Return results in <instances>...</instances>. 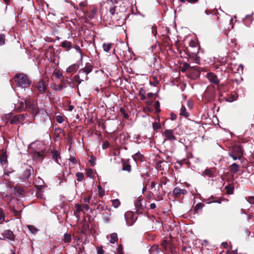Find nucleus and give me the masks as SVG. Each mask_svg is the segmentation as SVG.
I'll use <instances>...</instances> for the list:
<instances>
[{
  "label": "nucleus",
  "instance_id": "obj_1",
  "mask_svg": "<svg viewBox=\"0 0 254 254\" xmlns=\"http://www.w3.org/2000/svg\"><path fill=\"white\" fill-rule=\"evenodd\" d=\"M17 86L22 88H26L29 86L30 81L27 75L24 73H17L14 77Z\"/></svg>",
  "mask_w": 254,
  "mask_h": 254
},
{
  "label": "nucleus",
  "instance_id": "obj_23",
  "mask_svg": "<svg viewBox=\"0 0 254 254\" xmlns=\"http://www.w3.org/2000/svg\"><path fill=\"white\" fill-rule=\"evenodd\" d=\"M231 170L234 173H236L239 171V166L235 163H233L231 166Z\"/></svg>",
  "mask_w": 254,
  "mask_h": 254
},
{
  "label": "nucleus",
  "instance_id": "obj_64",
  "mask_svg": "<svg viewBox=\"0 0 254 254\" xmlns=\"http://www.w3.org/2000/svg\"><path fill=\"white\" fill-rule=\"evenodd\" d=\"M132 214L131 212H128V213H126L125 214V216L126 217H127V216H130Z\"/></svg>",
  "mask_w": 254,
  "mask_h": 254
},
{
  "label": "nucleus",
  "instance_id": "obj_32",
  "mask_svg": "<svg viewBox=\"0 0 254 254\" xmlns=\"http://www.w3.org/2000/svg\"><path fill=\"white\" fill-rule=\"evenodd\" d=\"M76 176L77 177V180L78 182H81L84 179V175L83 173L78 172L76 174Z\"/></svg>",
  "mask_w": 254,
  "mask_h": 254
},
{
  "label": "nucleus",
  "instance_id": "obj_9",
  "mask_svg": "<svg viewBox=\"0 0 254 254\" xmlns=\"http://www.w3.org/2000/svg\"><path fill=\"white\" fill-rule=\"evenodd\" d=\"M91 197V195H88L87 196L82 197V199L80 200L81 201H82V200H83L84 203L82 204V206L83 208H84L86 211L89 210L90 209L88 203L90 202Z\"/></svg>",
  "mask_w": 254,
  "mask_h": 254
},
{
  "label": "nucleus",
  "instance_id": "obj_36",
  "mask_svg": "<svg viewBox=\"0 0 254 254\" xmlns=\"http://www.w3.org/2000/svg\"><path fill=\"white\" fill-rule=\"evenodd\" d=\"M75 208H76V212H82L83 211V209H82V205H81V204H76L75 205Z\"/></svg>",
  "mask_w": 254,
  "mask_h": 254
},
{
  "label": "nucleus",
  "instance_id": "obj_30",
  "mask_svg": "<svg viewBox=\"0 0 254 254\" xmlns=\"http://www.w3.org/2000/svg\"><path fill=\"white\" fill-rule=\"evenodd\" d=\"M27 228L29 231L33 234L36 233L38 232V229L33 225H28Z\"/></svg>",
  "mask_w": 254,
  "mask_h": 254
},
{
  "label": "nucleus",
  "instance_id": "obj_35",
  "mask_svg": "<svg viewBox=\"0 0 254 254\" xmlns=\"http://www.w3.org/2000/svg\"><path fill=\"white\" fill-rule=\"evenodd\" d=\"M204 174L208 177H212L213 176V173L210 169H206L204 172Z\"/></svg>",
  "mask_w": 254,
  "mask_h": 254
},
{
  "label": "nucleus",
  "instance_id": "obj_62",
  "mask_svg": "<svg viewBox=\"0 0 254 254\" xmlns=\"http://www.w3.org/2000/svg\"><path fill=\"white\" fill-rule=\"evenodd\" d=\"M73 109V107L72 105H69L68 106V111H71Z\"/></svg>",
  "mask_w": 254,
  "mask_h": 254
},
{
  "label": "nucleus",
  "instance_id": "obj_44",
  "mask_svg": "<svg viewBox=\"0 0 254 254\" xmlns=\"http://www.w3.org/2000/svg\"><path fill=\"white\" fill-rule=\"evenodd\" d=\"M4 214L3 213L2 210L0 208V221H4Z\"/></svg>",
  "mask_w": 254,
  "mask_h": 254
},
{
  "label": "nucleus",
  "instance_id": "obj_18",
  "mask_svg": "<svg viewBox=\"0 0 254 254\" xmlns=\"http://www.w3.org/2000/svg\"><path fill=\"white\" fill-rule=\"evenodd\" d=\"M61 46L66 49V51H69L72 47L71 43L68 41H64L62 43Z\"/></svg>",
  "mask_w": 254,
  "mask_h": 254
},
{
  "label": "nucleus",
  "instance_id": "obj_14",
  "mask_svg": "<svg viewBox=\"0 0 254 254\" xmlns=\"http://www.w3.org/2000/svg\"><path fill=\"white\" fill-rule=\"evenodd\" d=\"M189 61L190 63H194L196 64H199L200 58L196 54H193L192 56H190Z\"/></svg>",
  "mask_w": 254,
  "mask_h": 254
},
{
  "label": "nucleus",
  "instance_id": "obj_11",
  "mask_svg": "<svg viewBox=\"0 0 254 254\" xmlns=\"http://www.w3.org/2000/svg\"><path fill=\"white\" fill-rule=\"evenodd\" d=\"M87 4L86 1L80 2L76 7H74V8L77 10H81L83 13H85L87 9L85 8L87 7Z\"/></svg>",
  "mask_w": 254,
  "mask_h": 254
},
{
  "label": "nucleus",
  "instance_id": "obj_37",
  "mask_svg": "<svg viewBox=\"0 0 254 254\" xmlns=\"http://www.w3.org/2000/svg\"><path fill=\"white\" fill-rule=\"evenodd\" d=\"M53 158L56 159L57 162L59 163L58 157H59V153L57 151H54L52 152Z\"/></svg>",
  "mask_w": 254,
  "mask_h": 254
},
{
  "label": "nucleus",
  "instance_id": "obj_45",
  "mask_svg": "<svg viewBox=\"0 0 254 254\" xmlns=\"http://www.w3.org/2000/svg\"><path fill=\"white\" fill-rule=\"evenodd\" d=\"M116 8V6H114L110 8L109 12L112 15H113L115 13Z\"/></svg>",
  "mask_w": 254,
  "mask_h": 254
},
{
  "label": "nucleus",
  "instance_id": "obj_51",
  "mask_svg": "<svg viewBox=\"0 0 254 254\" xmlns=\"http://www.w3.org/2000/svg\"><path fill=\"white\" fill-rule=\"evenodd\" d=\"M75 77H76V79H77V81L79 84H80L82 81H83V79H80L79 75H76Z\"/></svg>",
  "mask_w": 254,
  "mask_h": 254
},
{
  "label": "nucleus",
  "instance_id": "obj_17",
  "mask_svg": "<svg viewBox=\"0 0 254 254\" xmlns=\"http://www.w3.org/2000/svg\"><path fill=\"white\" fill-rule=\"evenodd\" d=\"M15 109L18 111H21L25 109L24 102L23 101H18V102L15 105Z\"/></svg>",
  "mask_w": 254,
  "mask_h": 254
},
{
  "label": "nucleus",
  "instance_id": "obj_53",
  "mask_svg": "<svg viewBox=\"0 0 254 254\" xmlns=\"http://www.w3.org/2000/svg\"><path fill=\"white\" fill-rule=\"evenodd\" d=\"M70 162H71V163H73V164H76V159L75 157H70L69 159Z\"/></svg>",
  "mask_w": 254,
  "mask_h": 254
},
{
  "label": "nucleus",
  "instance_id": "obj_12",
  "mask_svg": "<svg viewBox=\"0 0 254 254\" xmlns=\"http://www.w3.org/2000/svg\"><path fill=\"white\" fill-rule=\"evenodd\" d=\"M187 191L185 189H181L180 188L176 187L173 190L174 194L176 196H180L182 194H186Z\"/></svg>",
  "mask_w": 254,
  "mask_h": 254
},
{
  "label": "nucleus",
  "instance_id": "obj_13",
  "mask_svg": "<svg viewBox=\"0 0 254 254\" xmlns=\"http://www.w3.org/2000/svg\"><path fill=\"white\" fill-rule=\"evenodd\" d=\"M132 159L135 161H140L142 162L144 160V156L142 154L140 153V152H137L134 154L132 155Z\"/></svg>",
  "mask_w": 254,
  "mask_h": 254
},
{
  "label": "nucleus",
  "instance_id": "obj_63",
  "mask_svg": "<svg viewBox=\"0 0 254 254\" xmlns=\"http://www.w3.org/2000/svg\"><path fill=\"white\" fill-rule=\"evenodd\" d=\"M184 66L185 67L187 68V67H190V64H188V63H185L184 64Z\"/></svg>",
  "mask_w": 254,
  "mask_h": 254
},
{
  "label": "nucleus",
  "instance_id": "obj_21",
  "mask_svg": "<svg viewBox=\"0 0 254 254\" xmlns=\"http://www.w3.org/2000/svg\"><path fill=\"white\" fill-rule=\"evenodd\" d=\"M180 115L186 118H187L189 116V114L187 112L186 108L185 106H182Z\"/></svg>",
  "mask_w": 254,
  "mask_h": 254
},
{
  "label": "nucleus",
  "instance_id": "obj_57",
  "mask_svg": "<svg viewBox=\"0 0 254 254\" xmlns=\"http://www.w3.org/2000/svg\"><path fill=\"white\" fill-rule=\"evenodd\" d=\"M222 245L223 246L224 248H226L228 246V243L226 242H223L222 243Z\"/></svg>",
  "mask_w": 254,
  "mask_h": 254
},
{
  "label": "nucleus",
  "instance_id": "obj_5",
  "mask_svg": "<svg viewBox=\"0 0 254 254\" xmlns=\"http://www.w3.org/2000/svg\"><path fill=\"white\" fill-rule=\"evenodd\" d=\"M25 109H28L32 112L33 114L37 113V108L35 105H34L32 101L30 100H26L24 101Z\"/></svg>",
  "mask_w": 254,
  "mask_h": 254
},
{
  "label": "nucleus",
  "instance_id": "obj_61",
  "mask_svg": "<svg viewBox=\"0 0 254 254\" xmlns=\"http://www.w3.org/2000/svg\"><path fill=\"white\" fill-rule=\"evenodd\" d=\"M153 94L152 93H149L147 94V97L149 98H151L153 97Z\"/></svg>",
  "mask_w": 254,
  "mask_h": 254
},
{
  "label": "nucleus",
  "instance_id": "obj_8",
  "mask_svg": "<svg viewBox=\"0 0 254 254\" xmlns=\"http://www.w3.org/2000/svg\"><path fill=\"white\" fill-rule=\"evenodd\" d=\"M47 86L48 84L45 81L41 80L38 83L37 88L39 92L43 93L46 91Z\"/></svg>",
  "mask_w": 254,
  "mask_h": 254
},
{
  "label": "nucleus",
  "instance_id": "obj_38",
  "mask_svg": "<svg viewBox=\"0 0 254 254\" xmlns=\"http://www.w3.org/2000/svg\"><path fill=\"white\" fill-rule=\"evenodd\" d=\"M123 170L127 171V172H129L131 171L130 165L128 164L124 165L123 167Z\"/></svg>",
  "mask_w": 254,
  "mask_h": 254
},
{
  "label": "nucleus",
  "instance_id": "obj_47",
  "mask_svg": "<svg viewBox=\"0 0 254 254\" xmlns=\"http://www.w3.org/2000/svg\"><path fill=\"white\" fill-rule=\"evenodd\" d=\"M109 147V143L108 141H105L102 145V148L104 149H107Z\"/></svg>",
  "mask_w": 254,
  "mask_h": 254
},
{
  "label": "nucleus",
  "instance_id": "obj_10",
  "mask_svg": "<svg viewBox=\"0 0 254 254\" xmlns=\"http://www.w3.org/2000/svg\"><path fill=\"white\" fill-rule=\"evenodd\" d=\"M207 77L209 81L215 84H218L219 80L218 79L216 75L212 72H209L207 74Z\"/></svg>",
  "mask_w": 254,
  "mask_h": 254
},
{
  "label": "nucleus",
  "instance_id": "obj_42",
  "mask_svg": "<svg viewBox=\"0 0 254 254\" xmlns=\"http://www.w3.org/2000/svg\"><path fill=\"white\" fill-rule=\"evenodd\" d=\"M7 235H8L7 238L9 239L13 240L14 239V235L13 232L11 231H8Z\"/></svg>",
  "mask_w": 254,
  "mask_h": 254
},
{
  "label": "nucleus",
  "instance_id": "obj_52",
  "mask_svg": "<svg viewBox=\"0 0 254 254\" xmlns=\"http://www.w3.org/2000/svg\"><path fill=\"white\" fill-rule=\"evenodd\" d=\"M188 106L189 107L190 109H192L193 106V103L191 101L189 100L188 101Z\"/></svg>",
  "mask_w": 254,
  "mask_h": 254
},
{
  "label": "nucleus",
  "instance_id": "obj_28",
  "mask_svg": "<svg viewBox=\"0 0 254 254\" xmlns=\"http://www.w3.org/2000/svg\"><path fill=\"white\" fill-rule=\"evenodd\" d=\"M44 153L45 152L43 151L41 152H35L34 153V156L37 158L40 157V159H42L44 156Z\"/></svg>",
  "mask_w": 254,
  "mask_h": 254
},
{
  "label": "nucleus",
  "instance_id": "obj_6",
  "mask_svg": "<svg viewBox=\"0 0 254 254\" xmlns=\"http://www.w3.org/2000/svg\"><path fill=\"white\" fill-rule=\"evenodd\" d=\"M24 120V116L22 114L15 115L12 117L10 120V123L11 124H18L20 123L23 122Z\"/></svg>",
  "mask_w": 254,
  "mask_h": 254
},
{
  "label": "nucleus",
  "instance_id": "obj_4",
  "mask_svg": "<svg viewBox=\"0 0 254 254\" xmlns=\"http://www.w3.org/2000/svg\"><path fill=\"white\" fill-rule=\"evenodd\" d=\"M97 13V8L95 6H90L89 9H87L85 13L90 19H93L95 17Z\"/></svg>",
  "mask_w": 254,
  "mask_h": 254
},
{
  "label": "nucleus",
  "instance_id": "obj_20",
  "mask_svg": "<svg viewBox=\"0 0 254 254\" xmlns=\"http://www.w3.org/2000/svg\"><path fill=\"white\" fill-rule=\"evenodd\" d=\"M118 238L117 233H113L110 235V242L111 244H114L118 241Z\"/></svg>",
  "mask_w": 254,
  "mask_h": 254
},
{
  "label": "nucleus",
  "instance_id": "obj_7",
  "mask_svg": "<svg viewBox=\"0 0 254 254\" xmlns=\"http://www.w3.org/2000/svg\"><path fill=\"white\" fill-rule=\"evenodd\" d=\"M92 71V67L90 66H85L83 68L80 69L78 71L79 74L83 77L82 74L85 75V79H88L87 75Z\"/></svg>",
  "mask_w": 254,
  "mask_h": 254
},
{
  "label": "nucleus",
  "instance_id": "obj_39",
  "mask_svg": "<svg viewBox=\"0 0 254 254\" xmlns=\"http://www.w3.org/2000/svg\"><path fill=\"white\" fill-rule=\"evenodd\" d=\"M139 95L141 100H144L145 99V92L142 88H141L139 91Z\"/></svg>",
  "mask_w": 254,
  "mask_h": 254
},
{
  "label": "nucleus",
  "instance_id": "obj_59",
  "mask_svg": "<svg viewBox=\"0 0 254 254\" xmlns=\"http://www.w3.org/2000/svg\"><path fill=\"white\" fill-rule=\"evenodd\" d=\"M198 0H188V1L190 3H195Z\"/></svg>",
  "mask_w": 254,
  "mask_h": 254
},
{
  "label": "nucleus",
  "instance_id": "obj_58",
  "mask_svg": "<svg viewBox=\"0 0 254 254\" xmlns=\"http://www.w3.org/2000/svg\"><path fill=\"white\" fill-rule=\"evenodd\" d=\"M13 212H14V215L16 216H18L19 214V211H17L15 210H13Z\"/></svg>",
  "mask_w": 254,
  "mask_h": 254
},
{
  "label": "nucleus",
  "instance_id": "obj_54",
  "mask_svg": "<svg viewBox=\"0 0 254 254\" xmlns=\"http://www.w3.org/2000/svg\"><path fill=\"white\" fill-rule=\"evenodd\" d=\"M176 118H177V116H176V115L174 113H172L171 114V120L174 121V120L176 119Z\"/></svg>",
  "mask_w": 254,
  "mask_h": 254
},
{
  "label": "nucleus",
  "instance_id": "obj_24",
  "mask_svg": "<svg viewBox=\"0 0 254 254\" xmlns=\"http://www.w3.org/2000/svg\"><path fill=\"white\" fill-rule=\"evenodd\" d=\"M149 252L151 254H157L159 253L158 246L154 245L149 250Z\"/></svg>",
  "mask_w": 254,
  "mask_h": 254
},
{
  "label": "nucleus",
  "instance_id": "obj_46",
  "mask_svg": "<svg viewBox=\"0 0 254 254\" xmlns=\"http://www.w3.org/2000/svg\"><path fill=\"white\" fill-rule=\"evenodd\" d=\"M153 128L154 129H158L160 128V125L157 123H154L153 124Z\"/></svg>",
  "mask_w": 254,
  "mask_h": 254
},
{
  "label": "nucleus",
  "instance_id": "obj_31",
  "mask_svg": "<svg viewBox=\"0 0 254 254\" xmlns=\"http://www.w3.org/2000/svg\"><path fill=\"white\" fill-rule=\"evenodd\" d=\"M71 236L69 234L65 233L64 234V241L65 243H69L71 241Z\"/></svg>",
  "mask_w": 254,
  "mask_h": 254
},
{
  "label": "nucleus",
  "instance_id": "obj_29",
  "mask_svg": "<svg viewBox=\"0 0 254 254\" xmlns=\"http://www.w3.org/2000/svg\"><path fill=\"white\" fill-rule=\"evenodd\" d=\"M112 205L116 208H118L120 205V202L118 199H115L112 200Z\"/></svg>",
  "mask_w": 254,
  "mask_h": 254
},
{
  "label": "nucleus",
  "instance_id": "obj_48",
  "mask_svg": "<svg viewBox=\"0 0 254 254\" xmlns=\"http://www.w3.org/2000/svg\"><path fill=\"white\" fill-rule=\"evenodd\" d=\"M64 118L61 116H58L57 118V121L59 123H62L64 122Z\"/></svg>",
  "mask_w": 254,
  "mask_h": 254
},
{
  "label": "nucleus",
  "instance_id": "obj_15",
  "mask_svg": "<svg viewBox=\"0 0 254 254\" xmlns=\"http://www.w3.org/2000/svg\"><path fill=\"white\" fill-rule=\"evenodd\" d=\"M14 194L17 196H20L23 195L24 190L23 189L20 187H16L14 189Z\"/></svg>",
  "mask_w": 254,
  "mask_h": 254
},
{
  "label": "nucleus",
  "instance_id": "obj_40",
  "mask_svg": "<svg viewBox=\"0 0 254 254\" xmlns=\"http://www.w3.org/2000/svg\"><path fill=\"white\" fill-rule=\"evenodd\" d=\"M95 160H96V157H95L93 155H91L90 157V160L89 161L92 166H94L95 165Z\"/></svg>",
  "mask_w": 254,
  "mask_h": 254
},
{
  "label": "nucleus",
  "instance_id": "obj_50",
  "mask_svg": "<svg viewBox=\"0 0 254 254\" xmlns=\"http://www.w3.org/2000/svg\"><path fill=\"white\" fill-rule=\"evenodd\" d=\"M54 75L55 76L58 78H61V76H62V74H61L58 71H56V72H54Z\"/></svg>",
  "mask_w": 254,
  "mask_h": 254
},
{
  "label": "nucleus",
  "instance_id": "obj_22",
  "mask_svg": "<svg viewBox=\"0 0 254 254\" xmlns=\"http://www.w3.org/2000/svg\"><path fill=\"white\" fill-rule=\"evenodd\" d=\"M225 190H226V192L227 194H231L233 193L234 190V187L232 184H229L228 186H226L225 187Z\"/></svg>",
  "mask_w": 254,
  "mask_h": 254
},
{
  "label": "nucleus",
  "instance_id": "obj_3",
  "mask_svg": "<svg viewBox=\"0 0 254 254\" xmlns=\"http://www.w3.org/2000/svg\"><path fill=\"white\" fill-rule=\"evenodd\" d=\"M229 151L232 152L237 156H239V157H243V150L240 145H234L232 148L229 149Z\"/></svg>",
  "mask_w": 254,
  "mask_h": 254
},
{
  "label": "nucleus",
  "instance_id": "obj_25",
  "mask_svg": "<svg viewBox=\"0 0 254 254\" xmlns=\"http://www.w3.org/2000/svg\"><path fill=\"white\" fill-rule=\"evenodd\" d=\"M204 206V204L201 203H198L196 204L194 207V210L196 212H198L200 211L203 207Z\"/></svg>",
  "mask_w": 254,
  "mask_h": 254
},
{
  "label": "nucleus",
  "instance_id": "obj_41",
  "mask_svg": "<svg viewBox=\"0 0 254 254\" xmlns=\"http://www.w3.org/2000/svg\"><path fill=\"white\" fill-rule=\"evenodd\" d=\"M5 43L4 36L3 34H0V46L2 45Z\"/></svg>",
  "mask_w": 254,
  "mask_h": 254
},
{
  "label": "nucleus",
  "instance_id": "obj_26",
  "mask_svg": "<svg viewBox=\"0 0 254 254\" xmlns=\"http://www.w3.org/2000/svg\"><path fill=\"white\" fill-rule=\"evenodd\" d=\"M111 45L112 44L111 43H104L103 44V48L104 51L106 52H108L111 49Z\"/></svg>",
  "mask_w": 254,
  "mask_h": 254
},
{
  "label": "nucleus",
  "instance_id": "obj_27",
  "mask_svg": "<svg viewBox=\"0 0 254 254\" xmlns=\"http://www.w3.org/2000/svg\"><path fill=\"white\" fill-rule=\"evenodd\" d=\"M228 155L229 156L232 157L233 160H236L237 159L240 160L242 157H239V156H237V155L234 154L232 152H228Z\"/></svg>",
  "mask_w": 254,
  "mask_h": 254
},
{
  "label": "nucleus",
  "instance_id": "obj_43",
  "mask_svg": "<svg viewBox=\"0 0 254 254\" xmlns=\"http://www.w3.org/2000/svg\"><path fill=\"white\" fill-rule=\"evenodd\" d=\"M74 49L76 50L77 52H78L80 54V55L81 56V60H82V52H81V49H80L79 46L76 45L74 47Z\"/></svg>",
  "mask_w": 254,
  "mask_h": 254
},
{
  "label": "nucleus",
  "instance_id": "obj_56",
  "mask_svg": "<svg viewBox=\"0 0 254 254\" xmlns=\"http://www.w3.org/2000/svg\"><path fill=\"white\" fill-rule=\"evenodd\" d=\"M150 207L151 209H154L156 207V204L154 203H152L150 205Z\"/></svg>",
  "mask_w": 254,
  "mask_h": 254
},
{
  "label": "nucleus",
  "instance_id": "obj_16",
  "mask_svg": "<svg viewBox=\"0 0 254 254\" xmlns=\"http://www.w3.org/2000/svg\"><path fill=\"white\" fill-rule=\"evenodd\" d=\"M172 245V242L170 240H164L162 243V248L165 250H167L168 247L171 248Z\"/></svg>",
  "mask_w": 254,
  "mask_h": 254
},
{
  "label": "nucleus",
  "instance_id": "obj_55",
  "mask_svg": "<svg viewBox=\"0 0 254 254\" xmlns=\"http://www.w3.org/2000/svg\"><path fill=\"white\" fill-rule=\"evenodd\" d=\"M92 172H93V171H92V169H89V170L87 171V173H86L87 176L88 177H91V175H92Z\"/></svg>",
  "mask_w": 254,
  "mask_h": 254
},
{
  "label": "nucleus",
  "instance_id": "obj_49",
  "mask_svg": "<svg viewBox=\"0 0 254 254\" xmlns=\"http://www.w3.org/2000/svg\"><path fill=\"white\" fill-rule=\"evenodd\" d=\"M162 227H163V229H164V231H169V229H168L169 228V225H168L167 223H162Z\"/></svg>",
  "mask_w": 254,
  "mask_h": 254
},
{
  "label": "nucleus",
  "instance_id": "obj_60",
  "mask_svg": "<svg viewBox=\"0 0 254 254\" xmlns=\"http://www.w3.org/2000/svg\"><path fill=\"white\" fill-rule=\"evenodd\" d=\"M155 183H154V182H152L151 183V185H150V187H151V189H153V188H154L155 187Z\"/></svg>",
  "mask_w": 254,
  "mask_h": 254
},
{
  "label": "nucleus",
  "instance_id": "obj_2",
  "mask_svg": "<svg viewBox=\"0 0 254 254\" xmlns=\"http://www.w3.org/2000/svg\"><path fill=\"white\" fill-rule=\"evenodd\" d=\"M174 133V130L166 129L163 133V135L166 137V138L164 140L163 142H164L167 140L170 141H174L176 140V138L175 136Z\"/></svg>",
  "mask_w": 254,
  "mask_h": 254
},
{
  "label": "nucleus",
  "instance_id": "obj_19",
  "mask_svg": "<svg viewBox=\"0 0 254 254\" xmlns=\"http://www.w3.org/2000/svg\"><path fill=\"white\" fill-rule=\"evenodd\" d=\"M78 66L77 64H73L66 68V71L68 73H71L76 71L77 69Z\"/></svg>",
  "mask_w": 254,
  "mask_h": 254
},
{
  "label": "nucleus",
  "instance_id": "obj_33",
  "mask_svg": "<svg viewBox=\"0 0 254 254\" xmlns=\"http://www.w3.org/2000/svg\"><path fill=\"white\" fill-rule=\"evenodd\" d=\"M247 202L251 204H254V196H249L248 198L245 197Z\"/></svg>",
  "mask_w": 254,
  "mask_h": 254
},
{
  "label": "nucleus",
  "instance_id": "obj_34",
  "mask_svg": "<svg viewBox=\"0 0 254 254\" xmlns=\"http://www.w3.org/2000/svg\"><path fill=\"white\" fill-rule=\"evenodd\" d=\"M51 87L56 91H61L63 89V86L62 85H60L58 87H56L55 84H53L51 85Z\"/></svg>",
  "mask_w": 254,
  "mask_h": 254
}]
</instances>
